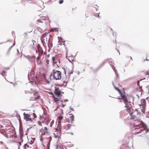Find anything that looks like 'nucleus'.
I'll use <instances>...</instances> for the list:
<instances>
[{
    "label": "nucleus",
    "mask_w": 149,
    "mask_h": 149,
    "mask_svg": "<svg viewBox=\"0 0 149 149\" xmlns=\"http://www.w3.org/2000/svg\"><path fill=\"white\" fill-rule=\"evenodd\" d=\"M144 75L146 76V78L148 79L149 78V72L148 71H147L144 73Z\"/></svg>",
    "instance_id": "obj_24"
},
{
    "label": "nucleus",
    "mask_w": 149,
    "mask_h": 149,
    "mask_svg": "<svg viewBox=\"0 0 149 149\" xmlns=\"http://www.w3.org/2000/svg\"><path fill=\"white\" fill-rule=\"evenodd\" d=\"M140 124H137L136 123H135V126L136 128H135V132L137 134L143 132V134L146 133L147 131L146 130V126L144 124H141V123Z\"/></svg>",
    "instance_id": "obj_1"
},
{
    "label": "nucleus",
    "mask_w": 149,
    "mask_h": 149,
    "mask_svg": "<svg viewBox=\"0 0 149 149\" xmlns=\"http://www.w3.org/2000/svg\"><path fill=\"white\" fill-rule=\"evenodd\" d=\"M140 111H141V112L144 113V109H139L138 110L136 109L135 111L132 113H130V115L131 116V118L132 119H135L136 118V114L139 115H140L141 113V112Z\"/></svg>",
    "instance_id": "obj_3"
},
{
    "label": "nucleus",
    "mask_w": 149,
    "mask_h": 149,
    "mask_svg": "<svg viewBox=\"0 0 149 149\" xmlns=\"http://www.w3.org/2000/svg\"><path fill=\"white\" fill-rule=\"evenodd\" d=\"M36 139L35 138H31V139L30 141L28 143L29 144H32L34 143V141Z\"/></svg>",
    "instance_id": "obj_23"
},
{
    "label": "nucleus",
    "mask_w": 149,
    "mask_h": 149,
    "mask_svg": "<svg viewBox=\"0 0 149 149\" xmlns=\"http://www.w3.org/2000/svg\"><path fill=\"white\" fill-rule=\"evenodd\" d=\"M0 144H1V145H3V142L2 141H0Z\"/></svg>",
    "instance_id": "obj_38"
},
{
    "label": "nucleus",
    "mask_w": 149,
    "mask_h": 149,
    "mask_svg": "<svg viewBox=\"0 0 149 149\" xmlns=\"http://www.w3.org/2000/svg\"><path fill=\"white\" fill-rule=\"evenodd\" d=\"M68 69H67V68H66V69H65V74H70L73 73L72 71H71L70 72H69L68 71Z\"/></svg>",
    "instance_id": "obj_21"
},
{
    "label": "nucleus",
    "mask_w": 149,
    "mask_h": 149,
    "mask_svg": "<svg viewBox=\"0 0 149 149\" xmlns=\"http://www.w3.org/2000/svg\"><path fill=\"white\" fill-rule=\"evenodd\" d=\"M5 72H6V71H3V74H5Z\"/></svg>",
    "instance_id": "obj_43"
},
{
    "label": "nucleus",
    "mask_w": 149,
    "mask_h": 149,
    "mask_svg": "<svg viewBox=\"0 0 149 149\" xmlns=\"http://www.w3.org/2000/svg\"><path fill=\"white\" fill-rule=\"evenodd\" d=\"M139 123H141V124H144L142 122H137V121H136L135 123H134V124H135V123H136L137 124H140Z\"/></svg>",
    "instance_id": "obj_33"
},
{
    "label": "nucleus",
    "mask_w": 149,
    "mask_h": 149,
    "mask_svg": "<svg viewBox=\"0 0 149 149\" xmlns=\"http://www.w3.org/2000/svg\"><path fill=\"white\" fill-rule=\"evenodd\" d=\"M147 88L148 90V93H149V86H148L147 87Z\"/></svg>",
    "instance_id": "obj_39"
},
{
    "label": "nucleus",
    "mask_w": 149,
    "mask_h": 149,
    "mask_svg": "<svg viewBox=\"0 0 149 149\" xmlns=\"http://www.w3.org/2000/svg\"><path fill=\"white\" fill-rule=\"evenodd\" d=\"M63 118V117L60 115L58 117V126L57 128H55V130L56 131H58V127H59V129H60V128H61V120H62Z\"/></svg>",
    "instance_id": "obj_7"
},
{
    "label": "nucleus",
    "mask_w": 149,
    "mask_h": 149,
    "mask_svg": "<svg viewBox=\"0 0 149 149\" xmlns=\"http://www.w3.org/2000/svg\"><path fill=\"white\" fill-rule=\"evenodd\" d=\"M38 124L41 126H42V123L40 121H39L38 122Z\"/></svg>",
    "instance_id": "obj_35"
},
{
    "label": "nucleus",
    "mask_w": 149,
    "mask_h": 149,
    "mask_svg": "<svg viewBox=\"0 0 149 149\" xmlns=\"http://www.w3.org/2000/svg\"><path fill=\"white\" fill-rule=\"evenodd\" d=\"M146 78H145V77L144 78V79H146Z\"/></svg>",
    "instance_id": "obj_51"
},
{
    "label": "nucleus",
    "mask_w": 149,
    "mask_h": 149,
    "mask_svg": "<svg viewBox=\"0 0 149 149\" xmlns=\"http://www.w3.org/2000/svg\"><path fill=\"white\" fill-rule=\"evenodd\" d=\"M37 30L40 32H41L42 31V29L39 27L37 28Z\"/></svg>",
    "instance_id": "obj_28"
},
{
    "label": "nucleus",
    "mask_w": 149,
    "mask_h": 149,
    "mask_svg": "<svg viewBox=\"0 0 149 149\" xmlns=\"http://www.w3.org/2000/svg\"><path fill=\"white\" fill-rule=\"evenodd\" d=\"M69 115L71 116L70 117L69 120L70 123H72L74 120V116L72 114H69Z\"/></svg>",
    "instance_id": "obj_18"
},
{
    "label": "nucleus",
    "mask_w": 149,
    "mask_h": 149,
    "mask_svg": "<svg viewBox=\"0 0 149 149\" xmlns=\"http://www.w3.org/2000/svg\"><path fill=\"white\" fill-rule=\"evenodd\" d=\"M146 61H149V59H148L147 58H146Z\"/></svg>",
    "instance_id": "obj_46"
},
{
    "label": "nucleus",
    "mask_w": 149,
    "mask_h": 149,
    "mask_svg": "<svg viewBox=\"0 0 149 149\" xmlns=\"http://www.w3.org/2000/svg\"><path fill=\"white\" fill-rule=\"evenodd\" d=\"M31 147L29 146L28 143L25 144L23 146V149H28L29 148H31Z\"/></svg>",
    "instance_id": "obj_22"
},
{
    "label": "nucleus",
    "mask_w": 149,
    "mask_h": 149,
    "mask_svg": "<svg viewBox=\"0 0 149 149\" xmlns=\"http://www.w3.org/2000/svg\"><path fill=\"white\" fill-rule=\"evenodd\" d=\"M64 102H63V103H62V107H64L65 106H66V104H64Z\"/></svg>",
    "instance_id": "obj_36"
},
{
    "label": "nucleus",
    "mask_w": 149,
    "mask_h": 149,
    "mask_svg": "<svg viewBox=\"0 0 149 149\" xmlns=\"http://www.w3.org/2000/svg\"><path fill=\"white\" fill-rule=\"evenodd\" d=\"M49 55H48V57H49Z\"/></svg>",
    "instance_id": "obj_52"
},
{
    "label": "nucleus",
    "mask_w": 149,
    "mask_h": 149,
    "mask_svg": "<svg viewBox=\"0 0 149 149\" xmlns=\"http://www.w3.org/2000/svg\"><path fill=\"white\" fill-rule=\"evenodd\" d=\"M68 101V100L67 99H65L64 101V102H67Z\"/></svg>",
    "instance_id": "obj_40"
},
{
    "label": "nucleus",
    "mask_w": 149,
    "mask_h": 149,
    "mask_svg": "<svg viewBox=\"0 0 149 149\" xmlns=\"http://www.w3.org/2000/svg\"><path fill=\"white\" fill-rule=\"evenodd\" d=\"M43 54H41V53H39V56L37 58V60H39L40 58V56H42V55Z\"/></svg>",
    "instance_id": "obj_27"
},
{
    "label": "nucleus",
    "mask_w": 149,
    "mask_h": 149,
    "mask_svg": "<svg viewBox=\"0 0 149 149\" xmlns=\"http://www.w3.org/2000/svg\"><path fill=\"white\" fill-rule=\"evenodd\" d=\"M33 57L34 58H36V57H35V56H33Z\"/></svg>",
    "instance_id": "obj_48"
},
{
    "label": "nucleus",
    "mask_w": 149,
    "mask_h": 149,
    "mask_svg": "<svg viewBox=\"0 0 149 149\" xmlns=\"http://www.w3.org/2000/svg\"><path fill=\"white\" fill-rule=\"evenodd\" d=\"M61 111H62L61 113H62V114H63V111L62 110H61Z\"/></svg>",
    "instance_id": "obj_45"
},
{
    "label": "nucleus",
    "mask_w": 149,
    "mask_h": 149,
    "mask_svg": "<svg viewBox=\"0 0 149 149\" xmlns=\"http://www.w3.org/2000/svg\"><path fill=\"white\" fill-rule=\"evenodd\" d=\"M130 58H131V59L132 60V57H130Z\"/></svg>",
    "instance_id": "obj_49"
},
{
    "label": "nucleus",
    "mask_w": 149,
    "mask_h": 149,
    "mask_svg": "<svg viewBox=\"0 0 149 149\" xmlns=\"http://www.w3.org/2000/svg\"><path fill=\"white\" fill-rule=\"evenodd\" d=\"M51 62L52 63V65L53 66H56V68H59V66L57 64V62L56 61V56H53L52 58Z\"/></svg>",
    "instance_id": "obj_8"
},
{
    "label": "nucleus",
    "mask_w": 149,
    "mask_h": 149,
    "mask_svg": "<svg viewBox=\"0 0 149 149\" xmlns=\"http://www.w3.org/2000/svg\"><path fill=\"white\" fill-rule=\"evenodd\" d=\"M70 125V124H65V125L63 126V128L64 131H65L66 130L69 129Z\"/></svg>",
    "instance_id": "obj_13"
},
{
    "label": "nucleus",
    "mask_w": 149,
    "mask_h": 149,
    "mask_svg": "<svg viewBox=\"0 0 149 149\" xmlns=\"http://www.w3.org/2000/svg\"><path fill=\"white\" fill-rule=\"evenodd\" d=\"M63 2V0H59V3L60 4H62Z\"/></svg>",
    "instance_id": "obj_32"
},
{
    "label": "nucleus",
    "mask_w": 149,
    "mask_h": 149,
    "mask_svg": "<svg viewBox=\"0 0 149 149\" xmlns=\"http://www.w3.org/2000/svg\"><path fill=\"white\" fill-rule=\"evenodd\" d=\"M54 121L53 120H52L51 122L50 123V126L51 127L52 126V125L53 124V123H54Z\"/></svg>",
    "instance_id": "obj_31"
},
{
    "label": "nucleus",
    "mask_w": 149,
    "mask_h": 149,
    "mask_svg": "<svg viewBox=\"0 0 149 149\" xmlns=\"http://www.w3.org/2000/svg\"><path fill=\"white\" fill-rule=\"evenodd\" d=\"M61 73L60 71L53 70L51 75L53 77L54 79L57 80L61 79Z\"/></svg>",
    "instance_id": "obj_2"
},
{
    "label": "nucleus",
    "mask_w": 149,
    "mask_h": 149,
    "mask_svg": "<svg viewBox=\"0 0 149 149\" xmlns=\"http://www.w3.org/2000/svg\"><path fill=\"white\" fill-rule=\"evenodd\" d=\"M40 132L41 133V135H44L48 133V129L47 127H42L40 130Z\"/></svg>",
    "instance_id": "obj_10"
},
{
    "label": "nucleus",
    "mask_w": 149,
    "mask_h": 149,
    "mask_svg": "<svg viewBox=\"0 0 149 149\" xmlns=\"http://www.w3.org/2000/svg\"><path fill=\"white\" fill-rule=\"evenodd\" d=\"M54 93L57 97H59L61 96V92L60 90L58 87L56 88L54 90Z\"/></svg>",
    "instance_id": "obj_11"
},
{
    "label": "nucleus",
    "mask_w": 149,
    "mask_h": 149,
    "mask_svg": "<svg viewBox=\"0 0 149 149\" xmlns=\"http://www.w3.org/2000/svg\"><path fill=\"white\" fill-rule=\"evenodd\" d=\"M116 90L120 94V96L121 98H122V95H126L125 94V92L124 91H123V92H121L120 90L118 88L116 87L115 86H114Z\"/></svg>",
    "instance_id": "obj_12"
},
{
    "label": "nucleus",
    "mask_w": 149,
    "mask_h": 149,
    "mask_svg": "<svg viewBox=\"0 0 149 149\" xmlns=\"http://www.w3.org/2000/svg\"><path fill=\"white\" fill-rule=\"evenodd\" d=\"M41 62L40 61V63H39V65H40V64H41Z\"/></svg>",
    "instance_id": "obj_47"
},
{
    "label": "nucleus",
    "mask_w": 149,
    "mask_h": 149,
    "mask_svg": "<svg viewBox=\"0 0 149 149\" xmlns=\"http://www.w3.org/2000/svg\"><path fill=\"white\" fill-rule=\"evenodd\" d=\"M63 44V41H61L60 40H59L58 41V45H62ZM58 47H59V46H58Z\"/></svg>",
    "instance_id": "obj_26"
},
{
    "label": "nucleus",
    "mask_w": 149,
    "mask_h": 149,
    "mask_svg": "<svg viewBox=\"0 0 149 149\" xmlns=\"http://www.w3.org/2000/svg\"><path fill=\"white\" fill-rule=\"evenodd\" d=\"M68 52L67 51H66V55H67L68 56Z\"/></svg>",
    "instance_id": "obj_44"
},
{
    "label": "nucleus",
    "mask_w": 149,
    "mask_h": 149,
    "mask_svg": "<svg viewBox=\"0 0 149 149\" xmlns=\"http://www.w3.org/2000/svg\"><path fill=\"white\" fill-rule=\"evenodd\" d=\"M49 60L48 59H46L44 62V64L45 67L46 68H48L49 67Z\"/></svg>",
    "instance_id": "obj_14"
},
{
    "label": "nucleus",
    "mask_w": 149,
    "mask_h": 149,
    "mask_svg": "<svg viewBox=\"0 0 149 149\" xmlns=\"http://www.w3.org/2000/svg\"><path fill=\"white\" fill-rule=\"evenodd\" d=\"M49 32L45 33L42 34L41 37V40L43 44H46L47 43L48 40L47 36V35L49 34Z\"/></svg>",
    "instance_id": "obj_5"
},
{
    "label": "nucleus",
    "mask_w": 149,
    "mask_h": 149,
    "mask_svg": "<svg viewBox=\"0 0 149 149\" xmlns=\"http://www.w3.org/2000/svg\"><path fill=\"white\" fill-rule=\"evenodd\" d=\"M122 98H119V100H120L121 99L123 100L125 104V107L126 108L130 107V103L131 102L128 101L127 96L126 95H122Z\"/></svg>",
    "instance_id": "obj_4"
},
{
    "label": "nucleus",
    "mask_w": 149,
    "mask_h": 149,
    "mask_svg": "<svg viewBox=\"0 0 149 149\" xmlns=\"http://www.w3.org/2000/svg\"><path fill=\"white\" fill-rule=\"evenodd\" d=\"M63 102V100H62L61 101V102Z\"/></svg>",
    "instance_id": "obj_53"
},
{
    "label": "nucleus",
    "mask_w": 149,
    "mask_h": 149,
    "mask_svg": "<svg viewBox=\"0 0 149 149\" xmlns=\"http://www.w3.org/2000/svg\"><path fill=\"white\" fill-rule=\"evenodd\" d=\"M59 62L60 63V61H59Z\"/></svg>",
    "instance_id": "obj_54"
},
{
    "label": "nucleus",
    "mask_w": 149,
    "mask_h": 149,
    "mask_svg": "<svg viewBox=\"0 0 149 149\" xmlns=\"http://www.w3.org/2000/svg\"><path fill=\"white\" fill-rule=\"evenodd\" d=\"M141 102L142 103H143V104L141 105L142 107H143V109H144L143 108L144 106L145 105V103H146V100L144 99H142L141 100Z\"/></svg>",
    "instance_id": "obj_25"
},
{
    "label": "nucleus",
    "mask_w": 149,
    "mask_h": 149,
    "mask_svg": "<svg viewBox=\"0 0 149 149\" xmlns=\"http://www.w3.org/2000/svg\"><path fill=\"white\" fill-rule=\"evenodd\" d=\"M58 131H56V130H55V132L54 133V136L55 138H58L59 137V136H58V133H59L60 132H59V130H60V131H61V128H60V129H59L58 128Z\"/></svg>",
    "instance_id": "obj_16"
},
{
    "label": "nucleus",
    "mask_w": 149,
    "mask_h": 149,
    "mask_svg": "<svg viewBox=\"0 0 149 149\" xmlns=\"http://www.w3.org/2000/svg\"><path fill=\"white\" fill-rule=\"evenodd\" d=\"M23 115L24 116V119L26 120V121H29L30 122H32L34 118H32L31 117V115L28 113H23Z\"/></svg>",
    "instance_id": "obj_6"
},
{
    "label": "nucleus",
    "mask_w": 149,
    "mask_h": 149,
    "mask_svg": "<svg viewBox=\"0 0 149 149\" xmlns=\"http://www.w3.org/2000/svg\"><path fill=\"white\" fill-rule=\"evenodd\" d=\"M40 18L37 20L38 22H42V20H45L46 19L45 17H40Z\"/></svg>",
    "instance_id": "obj_19"
},
{
    "label": "nucleus",
    "mask_w": 149,
    "mask_h": 149,
    "mask_svg": "<svg viewBox=\"0 0 149 149\" xmlns=\"http://www.w3.org/2000/svg\"><path fill=\"white\" fill-rule=\"evenodd\" d=\"M55 30H56V29H55V28H54V29H51L50 31H49V32H54V31H55Z\"/></svg>",
    "instance_id": "obj_30"
},
{
    "label": "nucleus",
    "mask_w": 149,
    "mask_h": 149,
    "mask_svg": "<svg viewBox=\"0 0 149 149\" xmlns=\"http://www.w3.org/2000/svg\"><path fill=\"white\" fill-rule=\"evenodd\" d=\"M55 29H56V30H55V31H56V32H58V28H55Z\"/></svg>",
    "instance_id": "obj_37"
},
{
    "label": "nucleus",
    "mask_w": 149,
    "mask_h": 149,
    "mask_svg": "<svg viewBox=\"0 0 149 149\" xmlns=\"http://www.w3.org/2000/svg\"><path fill=\"white\" fill-rule=\"evenodd\" d=\"M33 117H34V118H36L37 116L35 113H33Z\"/></svg>",
    "instance_id": "obj_34"
},
{
    "label": "nucleus",
    "mask_w": 149,
    "mask_h": 149,
    "mask_svg": "<svg viewBox=\"0 0 149 149\" xmlns=\"http://www.w3.org/2000/svg\"><path fill=\"white\" fill-rule=\"evenodd\" d=\"M53 97L54 98V102L56 103L59 102V101H61L60 99L59 98H56L55 97L54 95H53Z\"/></svg>",
    "instance_id": "obj_17"
},
{
    "label": "nucleus",
    "mask_w": 149,
    "mask_h": 149,
    "mask_svg": "<svg viewBox=\"0 0 149 149\" xmlns=\"http://www.w3.org/2000/svg\"><path fill=\"white\" fill-rule=\"evenodd\" d=\"M34 96L31 97L30 100L32 101L36 100L37 99H39L40 97L38 93V92H34L33 93Z\"/></svg>",
    "instance_id": "obj_9"
},
{
    "label": "nucleus",
    "mask_w": 149,
    "mask_h": 149,
    "mask_svg": "<svg viewBox=\"0 0 149 149\" xmlns=\"http://www.w3.org/2000/svg\"><path fill=\"white\" fill-rule=\"evenodd\" d=\"M70 109L72 111H74V110L73 109V108H70Z\"/></svg>",
    "instance_id": "obj_41"
},
{
    "label": "nucleus",
    "mask_w": 149,
    "mask_h": 149,
    "mask_svg": "<svg viewBox=\"0 0 149 149\" xmlns=\"http://www.w3.org/2000/svg\"><path fill=\"white\" fill-rule=\"evenodd\" d=\"M38 51L36 50V52L37 53L38 52L39 53H41V54H43L44 52L42 50V48L40 46V45H38Z\"/></svg>",
    "instance_id": "obj_15"
},
{
    "label": "nucleus",
    "mask_w": 149,
    "mask_h": 149,
    "mask_svg": "<svg viewBox=\"0 0 149 149\" xmlns=\"http://www.w3.org/2000/svg\"><path fill=\"white\" fill-rule=\"evenodd\" d=\"M63 44L65 45V44L64 43H63Z\"/></svg>",
    "instance_id": "obj_50"
},
{
    "label": "nucleus",
    "mask_w": 149,
    "mask_h": 149,
    "mask_svg": "<svg viewBox=\"0 0 149 149\" xmlns=\"http://www.w3.org/2000/svg\"><path fill=\"white\" fill-rule=\"evenodd\" d=\"M46 125H47L48 124V123H49V122H46Z\"/></svg>",
    "instance_id": "obj_42"
},
{
    "label": "nucleus",
    "mask_w": 149,
    "mask_h": 149,
    "mask_svg": "<svg viewBox=\"0 0 149 149\" xmlns=\"http://www.w3.org/2000/svg\"><path fill=\"white\" fill-rule=\"evenodd\" d=\"M43 135H40V140L41 141H43Z\"/></svg>",
    "instance_id": "obj_29"
},
{
    "label": "nucleus",
    "mask_w": 149,
    "mask_h": 149,
    "mask_svg": "<svg viewBox=\"0 0 149 149\" xmlns=\"http://www.w3.org/2000/svg\"><path fill=\"white\" fill-rule=\"evenodd\" d=\"M126 110L129 113L130 115V113L133 112V109L131 107L127 108Z\"/></svg>",
    "instance_id": "obj_20"
}]
</instances>
